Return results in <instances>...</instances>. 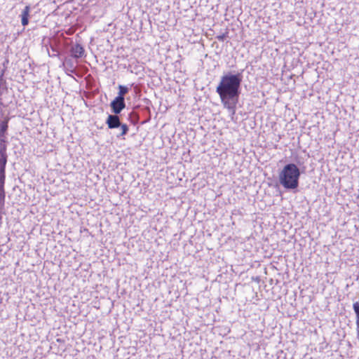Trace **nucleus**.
<instances>
[{"label": "nucleus", "mask_w": 359, "mask_h": 359, "mask_svg": "<svg viewBox=\"0 0 359 359\" xmlns=\"http://www.w3.org/2000/svg\"><path fill=\"white\" fill-rule=\"evenodd\" d=\"M30 6H26L25 8L22 10V13L20 15L21 17V23L22 26H27L29 24V16L30 12Z\"/></svg>", "instance_id": "0eeeda50"}, {"label": "nucleus", "mask_w": 359, "mask_h": 359, "mask_svg": "<svg viewBox=\"0 0 359 359\" xmlns=\"http://www.w3.org/2000/svg\"><path fill=\"white\" fill-rule=\"evenodd\" d=\"M6 138L0 137V156H8Z\"/></svg>", "instance_id": "1a4fd4ad"}, {"label": "nucleus", "mask_w": 359, "mask_h": 359, "mask_svg": "<svg viewBox=\"0 0 359 359\" xmlns=\"http://www.w3.org/2000/svg\"><path fill=\"white\" fill-rule=\"evenodd\" d=\"M111 112L114 114H119L126 107L125 99L115 97L110 104Z\"/></svg>", "instance_id": "7ed1b4c3"}, {"label": "nucleus", "mask_w": 359, "mask_h": 359, "mask_svg": "<svg viewBox=\"0 0 359 359\" xmlns=\"http://www.w3.org/2000/svg\"><path fill=\"white\" fill-rule=\"evenodd\" d=\"M71 53L74 58H80L84 54V48L81 44L76 43L72 47Z\"/></svg>", "instance_id": "423d86ee"}, {"label": "nucleus", "mask_w": 359, "mask_h": 359, "mask_svg": "<svg viewBox=\"0 0 359 359\" xmlns=\"http://www.w3.org/2000/svg\"><path fill=\"white\" fill-rule=\"evenodd\" d=\"M119 127L121 128V133L117 135L118 138L121 136L126 135L129 130L128 125L126 123H121V126Z\"/></svg>", "instance_id": "ddd939ff"}, {"label": "nucleus", "mask_w": 359, "mask_h": 359, "mask_svg": "<svg viewBox=\"0 0 359 359\" xmlns=\"http://www.w3.org/2000/svg\"><path fill=\"white\" fill-rule=\"evenodd\" d=\"M4 184L5 182L0 181V207H3L5 202L6 193L4 190Z\"/></svg>", "instance_id": "9b49d317"}, {"label": "nucleus", "mask_w": 359, "mask_h": 359, "mask_svg": "<svg viewBox=\"0 0 359 359\" xmlns=\"http://www.w3.org/2000/svg\"><path fill=\"white\" fill-rule=\"evenodd\" d=\"M243 72L236 74L228 72L224 74L216 88L221 102L229 112L231 119L233 120L236 114V104L241 93L240 88L243 81Z\"/></svg>", "instance_id": "f257e3e1"}, {"label": "nucleus", "mask_w": 359, "mask_h": 359, "mask_svg": "<svg viewBox=\"0 0 359 359\" xmlns=\"http://www.w3.org/2000/svg\"><path fill=\"white\" fill-rule=\"evenodd\" d=\"M8 118H6L4 121L0 120V137L6 138L5 134L8 127Z\"/></svg>", "instance_id": "6e6552de"}, {"label": "nucleus", "mask_w": 359, "mask_h": 359, "mask_svg": "<svg viewBox=\"0 0 359 359\" xmlns=\"http://www.w3.org/2000/svg\"><path fill=\"white\" fill-rule=\"evenodd\" d=\"M353 309L356 315L357 337L359 339V302L354 303Z\"/></svg>", "instance_id": "9d476101"}, {"label": "nucleus", "mask_w": 359, "mask_h": 359, "mask_svg": "<svg viewBox=\"0 0 359 359\" xmlns=\"http://www.w3.org/2000/svg\"><path fill=\"white\" fill-rule=\"evenodd\" d=\"M227 37V33L222 34L216 36L217 39L219 41H224Z\"/></svg>", "instance_id": "dca6fc26"}, {"label": "nucleus", "mask_w": 359, "mask_h": 359, "mask_svg": "<svg viewBox=\"0 0 359 359\" xmlns=\"http://www.w3.org/2000/svg\"><path fill=\"white\" fill-rule=\"evenodd\" d=\"M66 65L67 67L68 70H69L72 73L75 72V66L72 60H67Z\"/></svg>", "instance_id": "4468645a"}, {"label": "nucleus", "mask_w": 359, "mask_h": 359, "mask_svg": "<svg viewBox=\"0 0 359 359\" xmlns=\"http://www.w3.org/2000/svg\"><path fill=\"white\" fill-rule=\"evenodd\" d=\"M121 120L118 114H109L106 120V124L109 129H115L121 126Z\"/></svg>", "instance_id": "20e7f679"}, {"label": "nucleus", "mask_w": 359, "mask_h": 359, "mask_svg": "<svg viewBox=\"0 0 359 359\" xmlns=\"http://www.w3.org/2000/svg\"><path fill=\"white\" fill-rule=\"evenodd\" d=\"M8 161V156H0V181L6 180V165Z\"/></svg>", "instance_id": "39448f33"}, {"label": "nucleus", "mask_w": 359, "mask_h": 359, "mask_svg": "<svg viewBox=\"0 0 359 359\" xmlns=\"http://www.w3.org/2000/svg\"><path fill=\"white\" fill-rule=\"evenodd\" d=\"M50 48H51V50H52V54H50V53H48L49 54V56L50 57H55V56H57L59 54V51L53 46H50Z\"/></svg>", "instance_id": "2eb2a0df"}, {"label": "nucleus", "mask_w": 359, "mask_h": 359, "mask_svg": "<svg viewBox=\"0 0 359 359\" xmlns=\"http://www.w3.org/2000/svg\"><path fill=\"white\" fill-rule=\"evenodd\" d=\"M129 91V88L127 86L119 85L118 86V93L116 97L120 99H125L124 96Z\"/></svg>", "instance_id": "f8f14e48"}, {"label": "nucleus", "mask_w": 359, "mask_h": 359, "mask_svg": "<svg viewBox=\"0 0 359 359\" xmlns=\"http://www.w3.org/2000/svg\"><path fill=\"white\" fill-rule=\"evenodd\" d=\"M299 176L298 167L294 163H288L279 173V182L286 189H294L299 186Z\"/></svg>", "instance_id": "f03ea898"}]
</instances>
